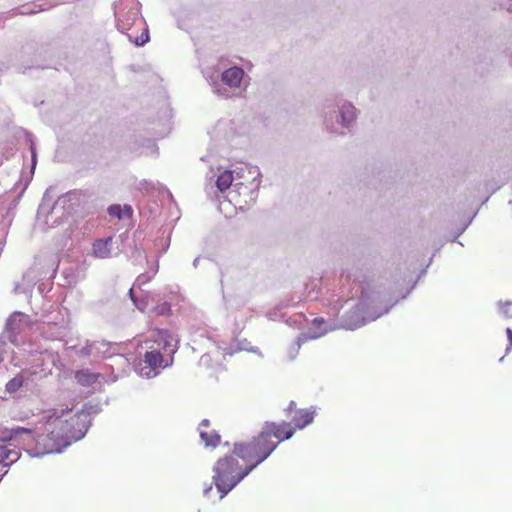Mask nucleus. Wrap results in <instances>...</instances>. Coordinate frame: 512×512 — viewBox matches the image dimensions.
<instances>
[{
	"instance_id": "a18cd8bd",
	"label": "nucleus",
	"mask_w": 512,
	"mask_h": 512,
	"mask_svg": "<svg viewBox=\"0 0 512 512\" xmlns=\"http://www.w3.org/2000/svg\"><path fill=\"white\" fill-rule=\"evenodd\" d=\"M79 355L82 357H89L91 355H94V348L92 345V341L86 340L85 346H83L80 351Z\"/></svg>"
},
{
	"instance_id": "e2e57ef3",
	"label": "nucleus",
	"mask_w": 512,
	"mask_h": 512,
	"mask_svg": "<svg viewBox=\"0 0 512 512\" xmlns=\"http://www.w3.org/2000/svg\"><path fill=\"white\" fill-rule=\"evenodd\" d=\"M33 13H35L33 10H31V11H25V12L23 11V12H21V14H33Z\"/></svg>"
},
{
	"instance_id": "a211bd4d",
	"label": "nucleus",
	"mask_w": 512,
	"mask_h": 512,
	"mask_svg": "<svg viewBox=\"0 0 512 512\" xmlns=\"http://www.w3.org/2000/svg\"><path fill=\"white\" fill-rule=\"evenodd\" d=\"M315 411L298 409L292 418L295 429L302 430L314 421Z\"/></svg>"
},
{
	"instance_id": "8fccbe9b",
	"label": "nucleus",
	"mask_w": 512,
	"mask_h": 512,
	"mask_svg": "<svg viewBox=\"0 0 512 512\" xmlns=\"http://www.w3.org/2000/svg\"><path fill=\"white\" fill-rule=\"evenodd\" d=\"M494 2L500 8H503L509 12H512V0H494Z\"/></svg>"
},
{
	"instance_id": "4be33fe9",
	"label": "nucleus",
	"mask_w": 512,
	"mask_h": 512,
	"mask_svg": "<svg viewBox=\"0 0 512 512\" xmlns=\"http://www.w3.org/2000/svg\"><path fill=\"white\" fill-rule=\"evenodd\" d=\"M232 454L239 457L244 461H248L253 459V449L252 445L249 442H235L233 445Z\"/></svg>"
},
{
	"instance_id": "7ed1b4c3",
	"label": "nucleus",
	"mask_w": 512,
	"mask_h": 512,
	"mask_svg": "<svg viewBox=\"0 0 512 512\" xmlns=\"http://www.w3.org/2000/svg\"><path fill=\"white\" fill-rule=\"evenodd\" d=\"M322 117L329 133L345 136L353 131L358 110L350 101L340 96H331L323 101Z\"/></svg>"
},
{
	"instance_id": "1a4fd4ad",
	"label": "nucleus",
	"mask_w": 512,
	"mask_h": 512,
	"mask_svg": "<svg viewBox=\"0 0 512 512\" xmlns=\"http://www.w3.org/2000/svg\"><path fill=\"white\" fill-rule=\"evenodd\" d=\"M372 321L373 320H370L368 313L361 308L360 302H358L353 308L342 315L340 319V327L353 331Z\"/></svg>"
},
{
	"instance_id": "e433bc0d",
	"label": "nucleus",
	"mask_w": 512,
	"mask_h": 512,
	"mask_svg": "<svg viewBox=\"0 0 512 512\" xmlns=\"http://www.w3.org/2000/svg\"><path fill=\"white\" fill-rule=\"evenodd\" d=\"M130 254L129 259L133 264H139L143 258L142 249L137 244H129Z\"/></svg>"
},
{
	"instance_id": "4c0bfd02",
	"label": "nucleus",
	"mask_w": 512,
	"mask_h": 512,
	"mask_svg": "<svg viewBox=\"0 0 512 512\" xmlns=\"http://www.w3.org/2000/svg\"><path fill=\"white\" fill-rule=\"evenodd\" d=\"M129 39L130 41H132V37L129 35ZM150 40V35H149V30H148V27H145L142 31V33L137 36L133 42L135 43L136 46L138 47H142L144 46L147 42H149Z\"/></svg>"
},
{
	"instance_id": "a878e982",
	"label": "nucleus",
	"mask_w": 512,
	"mask_h": 512,
	"mask_svg": "<svg viewBox=\"0 0 512 512\" xmlns=\"http://www.w3.org/2000/svg\"><path fill=\"white\" fill-rule=\"evenodd\" d=\"M99 374L93 373L89 370H79L75 373V379L77 382L85 387H89L96 383L98 380Z\"/></svg>"
},
{
	"instance_id": "c03bdc74",
	"label": "nucleus",
	"mask_w": 512,
	"mask_h": 512,
	"mask_svg": "<svg viewBox=\"0 0 512 512\" xmlns=\"http://www.w3.org/2000/svg\"><path fill=\"white\" fill-rule=\"evenodd\" d=\"M499 311L505 318H512V314L509 312V307L512 306V301L507 300L505 302H498Z\"/></svg>"
},
{
	"instance_id": "cd10ccee",
	"label": "nucleus",
	"mask_w": 512,
	"mask_h": 512,
	"mask_svg": "<svg viewBox=\"0 0 512 512\" xmlns=\"http://www.w3.org/2000/svg\"><path fill=\"white\" fill-rule=\"evenodd\" d=\"M200 439L204 443L205 447H212L216 448L220 441H221V435L213 430L210 433L204 430H200Z\"/></svg>"
},
{
	"instance_id": "2f4dec72",
	"label": "nucleus",
	"mask_w": 512,
	"mask_h": 512,
	"mask_svg": "<svg viewBox=\"0 0 512 512\" xmlns=\"http://www.w3.org/2000/svg\"><path fill=\"white\" fill-rule=\"evenodd\" d=\"M238 351H248V352L258 354L260 357L263 356L262 352L260 351V349L258 347H256V346L244 347V345H240V343H235V344L232 343L229 348L225 349V353L230 356H232L235 352H238Z\"/></svg>"
},
{
	"instance_id": "58836bf2",
	"label": "nucleus",
	"mask_w": 512,
	"mask_h": 512,
	"mask_svg": "<svg viewBox=\"0 0 512 512\" xmlns=\"http://www.w3.org/2000/svg\"><path fill=\"white\" fill-rule=\"evenodd\" d=\"M255 468L256 466L253 463L246 465L244 468L239 466L236 473L237 484H239L245 477H247Z\"/></svg>"
},
{
	"instance_id": "6e6552de",
	"label": "nucleus",
	"mask_w": 512,
	"mask_h": 512,
	"mask_svg": "<svg viewBox=\"0 0 512 512\" xmlns=\"http://www.w3.org/2000/svg\"><path fill=\"white\" fill-rule=\"evenodd\" d=\"M27 141L29 142V150L31 154V166H30V172L29 174L24 178V181H21L20 184V190L17 191V194L13 197V199L8 204V207L6 209V213L3 215L4 219H7L9 223L13 220L15 216V210L20 202V199L22 198L25 190L27 189L28 185L30 184L36 165H37V148L36 143L34 140V136L32 134L27 135Z\"/></svg>"
},
{
	"instance_id": "6ab92c4d",
	"label": "nucleus",
	"mask_w": 512,
	"mask_h": 512,
	"mask_svg": "<svg viewBox=\"0 0 512 512\" xmlns=\"http://www.w3.org/2000/svg\"><path fill=\"white\" fill-rule=\"evenodd\" d=\"M23 433H30L27 430V427H21V426H14L11 428H7L1 432L0 439L3 442H6V445H9L11 447H14V445L17 442V439L21 436Z\"/></svg>"
},
{
	"instance_id": "79ce46f5",
	"label": "nucleus",
	"mask_w": 512,
	"mask_h": 512,
	"mask_svg": "<svg viewBox=\"0 0 512 512\" xmlns=\"http://www.w3.org/2000/svg\"><path fill=\"white\" fill-rule=\"evenodd\" d=\"M271 454L272 448H270L269 450L267 449L265 452L263 451L262 453H254L253 459H255V461L253 462V464L257 467L262 462H264Z\"/></svg>"
},
{
	"instance_id": "c85d7f7f",
	"label": "nucleus",
	"mask_w": 512,
	"mask_h": 512,
	"mask_svg": "<svg viewBox=\"0 0 512 512\" xmlns=\"http://www.w3.org/2000/svg\"><path fill=\"white\" fill-rule=\"evenodd\" d=\"M26 380L27 378L24 376L23 372L16 374L6 383L5 391L9 394L16 393L20 388L23 387Z\"/></svg>"
},
{
	"instance_id": "ddd939ff",
	"label": "nucleus",
	"mask_w": 512,
	"mask_h": 512,
	"mask_svg": "<svg viewBox=\"0 0 512 512\" xmlns=\"http://www.w3.org/2000/svg\"><path fill=\"white\" fill-rule=\"evenodd\" d=\"M26 315L22 312H13L6 320L5 333L12 344H18V336L21 332L22 322Z\"/></svg>"
},
{
	"instance_id": "5701e85b",
	"label": "nucleus",
	"mask_w": 512,
	"mask_h": 512,
	"mask_svg": "<svg viewBox=\"0 0 512 512\" xmlns=\"http://www.w3.org/2000/svg\"><path fill=\"white\" fill-rule=\"evenodd\" d=\"M94 348V356H101L102 358H110L116 353L112 351L113 344L106 340L92 341Z\"/></svg>"
},
{
	"instance_id": "aec40b11",
	"label": "nucleus",
	"mask_w": 512,
	"mask_h": 512,
	"mask_svg": "<svg viewBox=\"0 0 512 512\" xmlns=\"http://www.w3.org/2000/svg\"><path fill=\"white\" fill-rule=\"evenodd\" d=\"M144 363L147 364V369H153L157 371L160 367L165 368L169 364L163 365V355L159 350L146 351L144 354ZM172 361L170 362V365Z\"/></svg>"
},
{
	"instance_id": "f3484780",
	"label": "nucleus",
	"mask_w": 512,
	"mask_h": 512,
	"mask_svg": "<svg viewBox=\"0 0 512 512\" xmlns=\"http://www.w3.org/2000/svg\"><path fill=\"white\" fill-rule=\"evenodd\" d=\"M21 457V452L16 449V445L11 447L9 445H0V464L3 467L9 468L16 463Z\"/></svg>"
},
{
	"instance_id": "dca6fc26",
	"label": "nucleus",
	"mask_w": 512,
	"mask_h": 512,
	"mask_svg": "<svg viewBox=\"0 0 512 512\" xmlns=\"http://www.w3.org/2000/svg\"><path fill=\"white\" fill-rule=\"evenodd\" d=\"M112 244V236L95 240L92 244L93 256L99 259L111 258L113 256Z\"/></svg>"
},
{
	"instance_id": "2eb2a0df",
	"label": "nucleus",
	"mask_w": 512,
	"mask_h": 512,
	"mask_svg": "<svg viewBox=\"0 0 512 512\" xmlns=\"http://www.w3.org/2000/svg\"><path fill=\"white\" fill-rule=\"evenodd\" d=\"M253 449V453H262L265 452L267 449L269 450L272 448V453L278 446V442H273L270 440V433L268 431H265L263 428L260 431V433L254 437L250 441Z\"/></svg>"
},
{
	"instance_id": "423d86ee",
	"label": "nucleus",
	"mask_w": 512,
	"mask_h": 512,
	"mask_svg": "<svg viewBox=\"0 0 512 512\" xmlns=\"http://www.w3.org/2000/svg\"><path fill=\"white\" fill-rule=\"evenodd\" d=\"M50 59L48 45L29 41L22 46L19 52V59L14 64V68L22 74H26L29 70L33 69L44 70L50 68L48 64Z\"/></svg>"
},
{
	"instance_id": "20e7f679",
	"label": "nucleus",
	"mask_w": 512,
	"mask_h": 512,
	"mask_svg": "<svg viewBox=\"0 0 512 512\" xmlns=\"http://www.w3.org/2000/svg\"><path fill=\"white\" fill-rule=\"evenodd\" d=\"M30 433H23L17 439L16 449H23L34 458H41L47 454L59 453L53 440V433L49 432L42 417L34 428H27Z\"/></svg>"
},
{
	"instance_id": "39448f33",
	"label": "nucleus",
	"mask_w": 512,
	"mask_h": 512,
	"mask_svg": "<svg viewBox=\"0 0 512 512\" xmlns=\"http://www.w3.org/2000/svg\"><path fill=\"white\" fill-rule=\"evenodd\" d=\"M239 468L238 460L231 454L219 458L213 468L212 483L204 488V497H209L214 485L219 493V499L226 497L238 484L236 473Z\"/></svg>"
},
{
	"instance_id": "f257e3e1",
	"label": "nucleus",
	"mask_w": 512,
	"mask_h": 512,
	"mask_svg": "<svg viewBox=\"0 0 512 512\" xmlns=\"http://www.w3.org/2000/svg\"><path fill=\"white\" fill-rule=\"evenodd\" d=\"M399 286L398 282L386 285L380 280H368L360 284L359 302L361 308L368 313L370 320H377L389 313L400 300L406 299L416 287V281L405 291Z\"/></svg>"
},
{
	"instance_id": "de8ad7c7",
	"label": "nucleus",
	"mask_w": 512,
	"mask_h": 512,
	"mask_svg": "<svg viewBox=\"0 0 512 512\" xmlns=\"http://www.w3.org/2000/svg\"><path fill=\"white\" fill-rule=\"evenodd\" d=\"M155 272L150 275L148 273H142L140 274L137 278H136V281H135V284L134 285H138L139 287L141 285H144L145 283L149 282L153 276H154Z\"/></svg>"
},
{
	"instance_id": "f03ea898",
	"label": "nucleus",
	"mask_w": 512,
	"mask_h": 512,
	"mask_svg": "<svg viewBox=\"0 0 512 512\" xmlns=\"http://www.w3.org/2000/svg\"><path fill=\"white\" fill-rule=\"evenodd\" d=\"M68 412V409H62L59 414L56 409H53L42 415L49 432L53 433V440L59 453H62L72 443L84 438L92 425L91 419L82 418L77 413L63 420L64 414Z\"/></svg>"
},
{
	"instance_id": "412c9836",
	"label": "nucleus",
	"mask_w": 512,
	"mask_h": 512,
	"mask_svg": "<svg viewBox=\"0 0 512 512\" xmlns=\"http://www.w3.org/2000/svg\"><path fill=\"white\" fill-rule=\"evenodd\" d=\"M174 340V337L172 333L167 329H162L158 333V344L162 346V348L170 352L171 354L176 353L178 347L177 344L172 345V341ZM176 343H178V340H176Z\"/></svg>"
},
{
	"instance_id": "c756f323",
	"label": "nucleus",
	"mask_w": 512,
	"mask_h": 512,
	"mask_svg": "<svg viewBox=\"0 0 512 512\" xmlns=\"http://www.w3.org/2000/svg\"><path fill=\"white\" fill-rule=\"evenodd\" d=\"M78 269L74 266H69L63 269L62 277L64 278V285L74 287L78 283Z\"/></svg>"
},
{
	"instance_id": "a19ab883",
	"label": "nucleus",
	"mask_w": 512,
	"mask_h": 512,
	"mask_svg": "<svg viewBox=\"0 0 512 512\" xmlns=\"http://www.w3.org/2000/svg\"><path fill=\"white\" fill-rule=\"evenodd\" d=\"M128 238H129L128 231H125L118 235L117 239L115 240V243L117 244V252L115 253V255L125 252L124 244L128 240Z\"/></svg>"
},
{
	"instance_id": "37998d69",
	"label": "nucleus",
	"mask_w": 512,
	"mask_h": 512,
	"mask_svg": "<svg viewBox=\"0 0 512 512\" xmlns=\"http://www.w3.org/2000/svg\"><path fill=\"white\" fill-rule=\"evenodd\" d=\"M139 368L136 367V370L138 371V373L140 374V376L142 377H145V378H151V377H154L158 374V371H154L153 369H147V364H145V366H142V364L140 363L139 364Z\"/></svg>"
},
{
	"instance_id": "bb28decb",
	"label": "nucleus",
	"mask_w": 512,
	"mask_h": 512,
	"mask_svg": "<svg viewBox=\"0 0 512 512\" xmlns=\"http://www.w3.org/2000/svg\"><path fill=\"white\" fill-rule=\"evenodd\" d=\"M234 180V175L232 170H224L221 172L216 179V187L220 192L226 191Z\"/></svg>"
},
{
	"instance_id": "5fc2aeb1",
	"label": "nucleus",
	"mask_w": 512,
	"mask_h": 512,
	"mask_svg": "<svg viewBox=\"0 0 512 512\" xmlns=\"http://www.w3.org/2000/svg\"><path fill=\"white\" fill-rule=\"evenodd\" d=\"M142 237H143V233H142V231H140L139 229H137V230L133 233V244H136V241H137V240H140Z\"/></svg>"
},
{
	"instance_id": "13d9d810",
	"label": "nucleus",
	"mask_w": 512,
	"mask_h": 512,
	"mask_svg": "<svg viewBox=\"0 0 512 512\" xmlns=\"http://www.w3.org/2000/svg\"><path fill=\"white\" fill-rule=\"evenodd\" d=\"M5 337L7 338V333L5 331L0 335V345H4L6 343Z\"/></svg>"
},
{
	"instance_id": "338daca9",
	"label": "nucleus",
	"mask_w": 512,
	"mask_h": 512,
	"mask_svg": "<svg viewBox=\"0 0 512 512\" xmlns=\"http://www.w3.org/2000/svg\"><path fill=\"white\" fill-rule=\"evenodd\" d=\"M499 188H500V187H496V188L492 189L491 193H492V194H493V193H495Z\"/></svg>"
},
{
	"instance_id": "f8f14e48",
	"label": "nucleus",
	"mask_w": 512,
	"mask_h": 512,
	"mask_svg": "<svg viewBox=\"0 0 512 512\" xmlns=\"http://www.w3.org/2000/svg\"><path fill=\"white\" fill-rule=\"evenodd\" d=\"M263 429L270 433V438L274 436L278 439V443L288 440L293 437L296 429L291 423L282 421L280 423L266 421L263 425Z\"/></svg>"
},
{
	"instance_id": "9b49d317",
	"label": "nucleus",
	"mask_w": 512,
	"mask_h": 512,
	"mask_svg": "<svg viewBox=\"0 0 512 512\" xmlns=\"http://www.w3.org/2000/svg\"><path fill=\"white\" fill-rule=\"evenodd\" d=\"M311 324L313 326V330L302 332L297 337V347L295 348V352H297L306 341L320 338L332 330V327L328 325L323 317L314 318Z\"/></svg>"
},
{
	"instance_id": "603ef678",
	"label": "nucleus",
	"mask_w": 512,
	"mask_h": 512,
	"mask_svg": "<svg viewBox=\"0 0 512 512\" xmlns=\"http://www.w3.org/2000/svg\"><path fill=\"white\" fill-rule=\"evenodd\" d=\"M296 347H297V340L289 348L288 355H289L290 360H294L299 352V350L297 352H295Z\"/></svg>"
},
{
	"instance_id": "b1692460",
	"label": "nucleus",
	"mask_w": 512,
	"mask_h": 512,
	"mask_svg": "<svg viewBox=\"0 0 512 512\" xmlns=\"http://www.w3.org/2000/svg\"><path fill=\"white\" fill-rule=\"evenodd\" d=\"M107 212L110 216L119 220L124 219L125 217L130 218L133 215V209L128 204H125L124 206H121L120 204H112L108 207Z\"/></svg>"
},
{
	"instance_id": "6e6d98bb",
	"label": "nucleus",
	"mask_w": 512,
	"mask_h": 512,
	"mask_svg": "<svg viewBox=\"0 0 512 512\" xmlns=\"http://www.w3.org/2000/svg\"><path fill=\"white\" fill-rule=\"evenodd\" d=\"M169 245H170V238L168 237L167 240L164 242V246L161 251V254H164L168 250Z\"/></svg>"
},
{
	"instance_id": "0e129e2a",
	"label": "nucleus",
	"mask_w": 512,
	"mask_h": 512,
	"mask_svg": "<svg viewBox=\"0 0 512 512\" xmlns=\"http://www.w3.org/2000/svg\"><path fill=\"white\" fill-rule=\"evenodd\" d=\"M162 241H163L162 238L161 239H157L156 242H155V245L158 246L160 244V242H162Z\"/></svg>"
},
{
	"instance_id": "72a5a7b5",
	"label": "nucleus",
	"mask_w": 512,
	"mask_h": 512,
	"mask_svg": "<svg viewBox=\"0 0 512 512\" xmlns=\"http://www.w3.org/2000/svg\"><path fill=\"white\" fill-rule=\"evenodd\" d=\"M127 149L130 153L135 155L143 154V148L141 147V136L134 135L127 142Z\"/></svg>"
},
{
	"instance_id": "052dcab7",
	"label": "nucleus",
	"mask_w": 512,
	"mask_h": 512,
	"mask_svg": "<svg viewBox=\"0 0 512 512\" xmlns=\"http://www.w3.org/2000/svg\"><path fill=\"white\" fill-rule=\"evenodd\" d=\"M237 343H240V345H244V347H251L250 342H248L246 339L243 341H238Z\"/></svg>"
},
{
	"instance_id": "3c124183",
	"label": "nucleus",
	"mask_w": 512,
	"mask_h": 512,
	"mask_svg": "<svg viewBox=\"0 0 512 512\" xmlns=\"http://www.w3.org/2000/svg\"><path fill=\"white\" fill-rule=\"evenodd\" d=\"M505 332H506V336H507V340H508V344H507L505 352H506V354H508L512 350V328L507 327Z\"/></svg>"
},
{
	"instance_id": "9d476101",
	"label": "nucleus",
	"mask_w": 512,
	"mask_h": 512,
	"mask_svg": "<svg viewBox=\"0 0 512 512\" xmlns=\"http://www.w3.org/2000/svg\"><path fill=\"white\" fill-rule=\"evenodd\" d=\"M80 196L81 194L77 190H71L59 196L51 207V217L61 210H63V214L72 215L80 204Z\"/></svg>"
},
{
	"instance_id": "864d4df0",
	"label": "nucleus",
	"mask_w": 512,
	"mask_h": 512,
	"mask_svg": "<svg viewBox=\"0 0 512 512\" xmlns=\"http://www.w3.org/2000/svg\"><path fill=\"white\" fill-rule=\"evenodd\" d=\"M295 409H296V402L294 400H291L288 404V407L285 409V412L287 414H290Z\"/></svg>"
},
{
	"instance_id": "4d7b16f0",
	"label": "nucleus",
	"mask_w": 512,
	"mask_h": 512,
	"mask_svg": "<svg viewBox=\"0 0 512 512\" xmlns=\"http://www.w3.org/2000/svg\"><path fill=\"white\" fill-rule=\"evenodd\" d=\"M425 274H426V268H424V269H422V270L420 271V273L418 274L417 278L412 282V284H413L415 281H416V283H417V282H418V280H419L422 276H424Z\"/></svg>"
},
{
	"instance_id": "774afa93",
	"label": "nucleus",
	"mask_w": 512,
	"mask_h": 512,
	"mask_svg": "<svg viewBox=\"0 0 512 512\" xmlns=\"http://www.w3.org/2000/svg\"><path fill=\"white\" fill-rule=\"evenodd\" d=\"M509 63H510V65L512 66V53L510 54Z\"/></svg>"
},
{
	"instance_id": "473e14b6",
	"label": "nucleus",
	"mask_w": 512,
	"mask_h": 512,
	"mask_svg": "<svg viewBox=\"0 0 512 512\" xmlns=\"http://www.w3.org/2000/svg\"><path fill=\"white\" fill-rule=\"evenodd\" d=\"M285 322L290 327L300 329L308 322V319L304 313L300 312L288 317L287 319H285Z\"/></svg>"
},
{
	"instance_id": "393cba45",
	"label": "nucleus",
	"mask_w": 512,
	"mask_h": 512,
	"mask_svg": "<svg viewBox=\"0 0 512 512\" xmlns=\"http://www.w3.org/2000/svg\"><path fill=\"white\" fill-rule=\"evenodd\" d=\"M102 411V406L99 402L88 401L85 402L81 409L76 413L79 414L82 418L91 419L92 416L99 414Z\"/></svg>"
},
{
	"instance_id": "4468645a",
	"label": "nucleus",
	"mask_w": 512,
	"mask_h": 512,
	"mask_svg": "<svg viewBox=\"0 0 512 512\" xmlns=\"http://www.w3.org/2000/svg\"><path fill=\"white\" fill-rule=\"evenodd\" d=\"M48 197V190L44 193L42 203L38 207L37 217L40 218L42 214L47 213L46 215V224L49 228H55L61 225L64 220L70 217V214H63V210L55 214L51 217V207L49 203H46Z\"/></svg>"
},
{
	"instance_id": "49530a36",
	"label": "nucleus",
	"mask_w": 512,
	"mask_h": 512,
	"mask_svg": "<svg viewBox=\"0 0 512 512\" xmlns=\"http://www.w3.org/2000/svg\"><path fill=\"white\" fill-rule=\"evenodd\" d=\"M476 213H477V212H475V213L473 214V216H472V217H471L467 222H465V223L462 225V227H461V228H460V229H459V230H458L454 235H452V237L450 238V241L455 242V241L457 240V238H458V237H459V236H460V235H461V234H462V233H463V232L468 228V226L472 223V220H473V218L476 216Z\"/></svg>"
},
{
	"instance_id": "f704fd0d",
	"label": "nucleus",
	"mask_w": 512,
	"mask_h": 512,
	"mask_svg": "<svg viewBox=\"0 0 512 512\" xmlns=\"http://www.w3.org/2000/svg\"><path fill=\"white\" fill-rule=\"evenodd\" d=\"M141 147L143 148L144 153L150 155H158V146L155 143L154 139L145 138L141 136Z\"/></svg>"
},
{
	"instance_id": "ea45409f",
	"label": "nucleus",
	"mask_w": 512,
	"mask_h": 512,
	"mask_svg": "<svg viewBox=\"0 0 512 512\" xmlns=\"http://www.w3.org/2000/svg\"><path fill=\"white\" fill-rule=\"evenodd\" d=\"M153 310L157 315L168 316L171 313V305L169 302L165 301L156 305Z\"/></svg>"
},
{
	"instance_id": "0eeeda50",
	"label": "nucleus",
	"mask_w": 512,
	"mask_h": 512,
	"mask_svg": "<svg viewBox=\"0 0 512 512\" xmlns=\"http://www.w3.org/2000/svg\"><path fill=\"white\" fill-rule=\"evenodd\" d=\"M245 75V71L240 66H232L226 70H224L219 80H213L210 83L212 86L213 92L223 98L230 97V89L231 88H239L243 78Z\"/></svg>"
},
{
	"instance_id": "69168bd1",
	"label": "nucleus",
	"mask_w": 512,
	"mask_h": 512,
	"mask_svg": "<svg viewBox=\"0 0 512 512\" xmlns=\"http://www.w3.org/2000/svg\"><path fill=\"white\" fill-rule=\"evenodd\" d=\"M57 265H59V262H58V261H57ZM57 268H58V266H56V268L53 270V274H52V276H53V277H54V276H55V274H56Z\"/></svg>"
},
{
	"instance_id": "680f3d73",
	"label": "nucleus",
	"mask_w": 512,
	"mask_h": 512,
	"mask_svg": "<svg viewBox=\"0 0 512 512\" xmlns=\"http://www.w3.org/2000/svg\"><path fill=\"white\" fill-rule=\"evenodd\" d=\"M199 261H200V257H196L194 260H193V267L194 268H197L198 267V264H199Z\"/></svg>"
},
{
	"instance_id": "bf43d9fd",
	"label": "nucleus",
	"mask_w": 512,
	"mask_h": 512,
	"mask_svg": "<svg viewBox=\"0 0 512 512\" xmlns=\"http://www.w3.org/2000/svg\"><path fill=\"white\" fill-rule=\"evenodd\" d=\"M210 424L209 420L208 419H203L201 422H200V427H208Z\"/></svg>"
},
{
	"instance_id": "c9c22d12",
	"label": "nucleus",
	"mask_w": 512,
	"mask_h": 512,
	"mask_svg": "<svg viewBox=\"0 0 512 512\" xmlns=\"http://www.w3.org/2000/svg\"><path fill=\"white\" fill-rule=\"evenodd\" d=\"M128 295L138 310L143 312L148 307L147 297H143V298L136 297L134 295L133 288H130V290L128 291Z\"/></svg>"
},
{
	"instance_id": "7c9ffc66",
	"label": "nucleus",
	"mask_w": 512,
	"mask_h": 512,
	"mask_svg": "<svg viewBox=\"0 0 512 512\" xmlns=\"http://www.w3.org/2000/svg\"><path fill=\"white\" fill-rule=\"evenodd\" d=\"M289 306V302L280 301L275 307L267 311L266 317L269 320L276 321L278 319H283L284 315L282 314V310Z\"/></svg>"
},
{
	"instance_id": "09e8293b",
	"label": "nucleus",
	"mask_w": 512,
	"mask_h": 512,
	"mask_svg": "<svg viewBox=\"0 0 512 512\" xmlns=\"http://www.w3.org/2000/svg\"><path fill=\"white\" fill-rule=\"evenodd\" d=\"M260 172L258 171V174H257V177L253 179V182L257 181V183L255 184V187L253 189L250 190V199L252 201H255V199L257 198L258 196V189H259V185H260V180L258 179L259 176H260Z\"/></svg>"
}]
</instances>
